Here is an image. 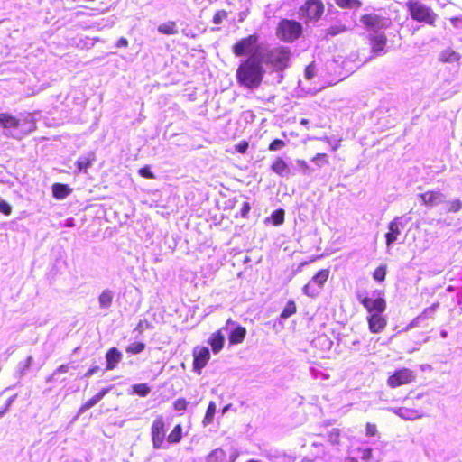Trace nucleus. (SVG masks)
Masks as SVG:
<instances>
[{
	"label": "nucleus",
	"instance_id": "obj_1",
	"mask_svg": "<svg viewBox=\"0 0 462 462\" xmlns=\"http://www.w3.org/2000/svg\"><path fill=\"white\" fill-rule=\"evenodd\" d=\"M264 58L248 56L236 69V79L240 86L248 89H256L261 85L265 69Z\"/></svg>",
	"mask_w": 462,
	"mask_h": 462
},
{
	"label": "nucleus",
	"instance_id": "obj_2",
	"mask_svg": "<svg viewBox=\"0 0 462 462\" xmlns=\"http://www.w3.org/2000/svg\"><path fill=\"white\" fill-rule=\"evenodd\" d=\"M0 126L4 135L21 140L35 130L36 123L30 113L21 114L19 116L0 113Z\"/></svg>",
	"mask_w": 462,
	"mask_h": 462
},
{
	"label": "nucleus",
	"instance_id": "obj_3",
	"mask_svg": "<svg viewBox=\"0 0 462 462\" xmlns=\"http://www.w3.org/2000/svg\"><path fill=\"white\" fill-rule=\"evenodd\" d=\"M232 51L236 57L249 55L264 58V53L262 51V47L259 43V36L256 33L248 35L247 37L237 41L233 45Z\"/></svg>",
	"mask_w": 462,
	"mask_h": 462
},
{
	"label": "nucleus",
	"instance_id": "obj_4",
	"mask_svg": "<svg viewBox=\"0 0 462 462\" xmlns=\"http://www.w3.org/2000/svg\"><path fill=\"white\" fill-rule=\"evenodd\" d=\"M406 7L412 20L431 26L435 25L438 14L430 6L418 0H410Z\"/></svg>",
	"mask_w": 462,
	"mask_h": 462
},
{
	"label": "nucleus",
	"instance_id": "obj_5",
	"mask_svg": "<svg viewBox=\"0 0 462 462\" xmlns=\"http://www.w3.org/2000/svg\"><path fill=\"white\" fill-rule=\"evenodd\" d=\"M303 32L302 24L292 19H282L276 29L277 37L285 42H293L298 40Z\"/></svg>",
	"mask_w": 462,
	"mask_h": 462
},
{
	"label": "nucleus",
	"instance_id": "obj_6",
	"mask_svg": "<svg viewBox=\"0 0 462 462\" xmlns=\"http://www.w3.org/2000/svg\"><path fill=\"white\" fill-rule=\"evenodd\" d=\"M325 6L321 0H306L298 10V16L306 24L318 22L324 14Z\"/></svg>",
	"mask_w": 462,
	"mask_h": 462
},
{
	"label": "nucleus",
	"instance_id": "obj_7",
	"mask_svg": "<svg viewBox=\"0 0 462 462\" xmlns=\"http://www.w3.org/2000/svg\"><path fill=\"white\" fill-rule=\"evenodd\" d=\"M357 300L366 309L369 315L383 314L386 310V300L384 293L382 291L375 290L372 296H365L362 292H357Z\"/></svg>",
	"mask_w": 462,
	"mask_h": 462
},
{
	"label": "nucleus",
	"instance_id": "obj_8",
	"mask_svg": "<svg viewBox=\"0 0 462 462\" xmlns=\"http://www.w3.org/2000/svg\"><path fill=\"white\" fill-rule=\"evenodd\" d=\"M360 22L367 30L369 35L384 33V31L392 25L391 18L376 14H364L361 16Z\"/></svg>",
	"mask_w": 462,
	"mask_h": 462
},
{
	"label": "nucleus",
	"instance_id": "obj_9",
	"mask_svg": "<svg viewBox=\"0 0 462 462\" xmlns=\"http://www.w3.org/2000/svg\"><path fill=\"white\" fill-rule=\"evenodd\" d=\"M290 58V48L279 46L264 54V62L271 64L276 70H283L289 66Z\"/></svg>",
	"mask_w": 462,
	"mask_h": 462
},
{
	"label": "nucleus",
	"instance_id": "obj_10",
	"mask_svg": "<svg viewBox=\"0 0 462 462\" xmlns=\"http://www.w3.org/2000/svg\"><path fill=\"white\" fill-rule=\"evenodd\" d=\"M329 271L328 269L319 270L311 280L303 286L302 292L310 298H316L320 293L325 282L328 279Z\"/></svg>",
	"mask_w": 462,
	"mask_h": 462
},
{
	"label": "nucleus",
	"instance_id": "obj_11",
	"mask_svg": "<svg viewBox=\"0 0 462 462\" xmlns=\"http://www.w3.org/2000/svg\"><path fill=\"white\" fill-rule=\"evenodd\" d=\"M411 219V217L403 215L394 217L388 224V232L384 236L387 247H391L396 242L402 229L405 227Z\"/></svg>",
	"mask_w": 462,
	"mask_h": 462
},
{
	"label": "nucleus",
	"instance_id": "obj_12",
	"mask_svg": "<svg viewBox=\"0 0 462 462\" xmlns=\"http://www.w3.org/2000/svg\"><path fill=\"white\" fill-rule=\"evenodd\" d=\"M166 435L165 422L162 415L156 417L151 428V437L152 446L155 449L162 448Z\"/></svg>",
	"mask_w": 462,
	"mask_h": 462
},
{
	"label": "nucleus",
	"instance_id": "obj_13",
	"mask_svg": "<svg viewBox=\"0 0 462 462\" xmlns=\"http://www.w3.org/2000/svg\"><path fill=\"white\" fill-rule=\"evenodd\" d=\"M223 330L227 334L229 343L232 345L243 342L246 335L245 328L242 327L237 322L233 321L231 319L226 321Z\"/></svg>",
	"mask_w": 462,
	"mask_h": 462
},
{
	"label": "nucleus",
	"instance_id": "obj_14",
	"mask_svg": "<svg viewBox=\"0 0 462 462\" xmlns=\"http://www.w3.org/2000/svg\"><path fill=\"white\" fill-rule=\"evenodd\" d=\"M415 379L413 371L408 368H401L396 370L388 377L387 383L390 387L395 388L402 384L409 383Z\"/></svg>",
	"mask_w": 462,
	"mask_h": 462
},
{
	"label": "nucleus",
	"instance_id": "obj_15",
	"mask_svg": "<svg viewBox=\"0 0 462 462\" xmlns=\"http://www.w3.org/2000/svg\"><path fill=\"white\" fill-rule=\"evenodd\" d=\"M210 358V352L207 346H197L193 350V370L200 374Z\"/></svg>",
	"mask_w": 462,
	"mask_h": 462
},
{
	"label": "nucleus",
	"instance_id": "obj_16",
	"mask_svg": "<svg viewBox=\"0 0 462 462\" xmlns=\"http://www.w3.org/2000/svg\"><path fill=\"white\" fill-rule=\"evenodd\" d=\"M421 199L422 203L429 207H435L440 204H443L446 202V195L441 193L440 191H427L425 193L419 195Z\"/></svg>",
	"mask_w": 462,
	"mask_h": 462
},
{
	"label": "nucleus",
	"instance_id": "obj_17",
	"mask_svg": "<svg viewBox=\"0 0 462 462\" xmlns=\"http://www.w3.org/2000/svg\"><path fill=\"white\" fill-rule=\"evenodd\" d=\"M390 411H392L393 413L398 415L403 420H414L416 419L421 418L423 416V411L420 409H412L408 407H398V408H392Z\"/></svg>",
	"mask_w": 462,
	"mask_h": 462
},
{
	"label": "nucleus",
	"instance_id": "obj_18",
	"mask_svg": "<svg viewBox=\"0 0 462 462\" xmlns=\"http://www.w3.org/2000/svg\"><path fill=\"white\" fill-rule=\"evenodd\" d=\"M369 330L372 333H380L385 328L387 322L382 314H374L367 317Z\"/></svg>",
	"mask_w": 462,
	"mask_h": 462
},
{
	"label": "nucleus",
	"instance_id": "obj_19",
	"mask_svg": "<svg viewBox=\"0 0 462 462\" xmlns=\"http://www.w3.org/2000/svg\"><path fill=\"white\" fill-rule=\"evenodd\" d=\"M371 49L374 53L381 54L385 48L387 38L385 33L369 35Z\"/></svg>",
	"mask_w": 462,
	"mask_h": 462
},
{
	"label": "nucleus",
	"instance_id": "obj_20",
	"mask_svg": "<svg viewBox=\"0 0 462 462\" xmlns=\"http://www.w3.org/2000/svg\"><path fill=\"white\" fill-rule=\"evenodd\" d=\"M96 161V154L94 152H88V153L81 155L76 162L77 172H86L90 168L93 162Z\"/></svg>",
	"mask_w": 462,
	"mask_h": 462
},
{
	"label": "nucleus",
	"instance_id": "obj_21",
	"mask_svg": "<svg viewBox=\"0 0 462 462\" xmlns=\"http://www.w3.org/2000/svg\"><path fill=\"white\" fill-rule=\"evenodd\" d=\"M439 307V302L433 303L431 306L426 308L419 316H417L411 323L410 327L414 328L420 326V324L429 318H433L437 310Z\"/></svg>",
	"mask_w": 462,
	"mask_h": 462
},
{
	"label": "nucleus",
	"instance_id": "obj_22",
	"mask_svg": "<svg viewBox=\"0 0 462 462\" xmlns=\"http://www.w3.org/2000/svg\"><path fill=\"white\" fill-rule=\"evenodd\" d=\"M122 353L113 346L106 354V370H113L116 367L117 364L122 360Z\"/></svg>",
	"mask_w": 462,
	"mask_h": 462
},
{
	"label": "nucleus",
	"instance_id": "obj_23",
	"mask_svg": "<svg viewBox=\"0 0 462 462\" xmlns=\"http://www.w3.org/2000/svg\"><path fill=\"white\" fill-rule=\"evenodd\" d=\"M271 170L281 177H289L292 174L287 162L281 157L275 159L271 165Z\"/></svg>",
	"mask_w": 462,
	"mask_h": 462
},
{
	"label": "nucleus",
	"instance_id": "obj_24",
	"mask_svg": "<svg viewBox=\"0 0 462 462\" xmlns=\"http://www.w3.org/2000/svg\"><path fill=\"white\" fill-rule=\"evenodd\" d=\"M222 330L223 328L216 331L208 338V344L215 354L220 352L225 344V335L222 333Z\"/></svg>",
	"mask_w": 462,
	"mask_h": 462
},
{
	"label": "nucleus",
	"instance_id": "obj_25",
	"mask_svg": "<svg viewBox=\"0 0 462 462\" xmlns=\"http://www.w3.org/2000/svg\"><path fill=\"white\" fill-rule=\"evenodd\" d=\"M438 60L442 63L457 62L460 64L461 55L454 50L448 48L440 51Z\"/></svg>",
	"mask_w": 462,
	"mask_h": 462
},
{
	"label": "nucleus",
	"instance_id": "obj_26",
	"mask_svg": "<svg viewBox=\"0 0 462 462\" xmlns=\"http://www.w3.org/2000/svg\"><path fill=\"white\" fill-rule=\"evenodd\" d=\"M52 189V195L57 199H63L66 197H68L70 192L71 189L68 184L63 183H54L51 187Z\"/></svg>",
	"mask_w": 462,
	"mask_h": 462
},
{
	"label": "nucleus",
	"instance_id": "obj_27",
	"mask_svg": "<svg viewBox=\"0 0 462 462\" xmlns=\"http://www.w3.org/2000/svg\"><path fill=\"white\" fill-rule=\"evenodd\" d=\"M114 299V291L110 289H105L98 297V304L101 309H109Z\"/></svg>",
	"mask_w": 462,
	"mask_h": 462
},
{
	"label": "nucleus",
	"instance_id": "obj_28",
	"mask_svg": "<svg viewBox=\"0 0 462 462\" xmlns=\"http://www.w3.org/2000/svg\"><path fill=\"white\" fill-rule=\"evenodd\" d=\"M157 31L160 33L165 34V35H174V34L178 33L176 23L173 21H168L166 23L160 24L157 27Z\"/></svg>",
	"mask_w": 462,
	"mask_h": 462
},
{
	"label": "nucleus",
	"instance_id": "obj_29",
	"mask_svg": "<svg viewBox=\"0 0 462 462\" xmlns=\"http://www.w3.org/2000/svg\"><path fill=\"white\" fill-rule=\"evenodd\" d=\"M207 462H228L226 452L218 448L212 450L207 457Z\"/></svg>",
	"mask_w": 462,
	"mask_h": 462
},
{
	"label": "nucleus",
	"instance_id": "obj_30",
	"mask_svg": "<svg viewBox=\"0 0 462 462\" xmlns=\"http://www.w3.org/2000/svg\"><path fill=\"white\" fill-rule=\"evenodd\" d=\"M335 4L342 9L357 10L361 7L360 0H334Z\"/></svg>",
	"mask_w": 462,
	"mask_h": 462
},
{
	"label": "nucleus",
	"instance_id": "obj_31",
	"mask_svg": "<svg viewBox=\"0 0 462 462\" xmlns=\"http://www.w3.org/2000/svg\"><path fill=\"white\" fill-rule=\"evenodd\" d=\"M445 210L447 213H457L462 209V200L460 199H454L444 202Z\"/></svg>",
	"mask_w": 462,
	"mask_h": 462
},
{
	"label": "nucleus",
	"instance_id": "obj_32",
	"mask_svg": "<svg viewBox=\"0 0 462 462\" xmlns=\"http://www.w3.org/2000/svg\"><path fill=\"white\" fill-rule=\"evenodd\" d=\"M182 438V427L180 424H177L171 432L168 435L167 440L171 444L179 443Z\"/></svg>",
	"mask_w": 462,
	"mask_h": 462
},
{
	"label": "nucleus",
	"instance_id": "obj_33",
	"mask_svg": "<svg viewBox=\"0 0 462 462\" xmlns=\"http://www.w3.org/2000/svg\"><path fill=\"white\" fill-rule=\"evenodd\" d=\"M32 363V357L31 356H28L25 361L19 362L17 365L16 376L18 378L23 377L27 374L29 368L31 367Z\"/></svg>",
	"mask_w": 462,
	"mask_h": 462
},
{
	"label": "nucleus",
	"instance_id": "obj_34",
	"mask_svg": "<svg viewBox=\"0 0 462 462\" xmlns=\"http://www.w3.org/2000/svg\"><path fill=\"white\" fill-rule=\"evenodd\" d=\"M216 408H217V406H216L215 402H210L207 408L206 414L203 419V424L205 426L210 424L213 421V419H214V416L216 413Z\"/></svg>",
	"mask_w": 462,
	"mask_h": 462
},
{
	"label": "nucleus",
	"instance_id": "obj_35",
	"mask_svg": "<svg viewBox=\"0 0 462 462\" xmlns=\"http://www.w3.org/2000/svg\"><path fill=\"white\" fill-rule=\"evenodd\" d=\"M285 211L282 208H278L271 214V220L274 226H280L284 222Z\"/></svg>",
	"mask_w": 462,
	"mask_h": 462
},
{
	"label": "nucleus",
	"instance_id": "obj_36",
	"mask_svg": "<svg viewBox=\"0 0 462 462\" xmlns=\"http://www.w3.org/2000/svg\"><path fill=\"white\" fill-rule=\"evenodd\" d=\"M296 312V304L293 300H289L282 310L280 317L282 319H287Z\"/></svg>",
	"mask_w": 462,
	"mask_h": 462
},
{
	"label": "nucleus",
	"instance_id": "obj_37",
	"mask_svg": "<svg viewBox=\"0 0 462 462\" xmlns=\"http://www.w3.org/2000/svg\"><path fill=\"white\" fill-rule=\"evenodd\" d=\"M132 388H133V393L137 394V395H139V396H141V397L147 396L150 393V392H151L150 387L146 383L134 384L132 386Z\"/></svg>",
	"mask_w": 462,
	"mask_h": 462
},
{
	"label": "nucleus",
	"instance_id": "obj_38",
	"mask_svg": "<svg viewBox=\"0 0 462 462\" xmlns=\"http://www.w3.org/2000/svg\"><path fill=\"white\" fill-rule=\"evenodd\" d=\"M296 165H297L299 171L303 175L311 176L312 173L314 172V169L311 168L310 166H309L307 162H305L304 160H297L296 161Z\"/></svg>",
	"mask_w": 462,
	"mask_h": 462
},
{
	"label": "nucleus",
	"instance_id": "obj_39",
	"mask_svg": "<svg viewBox=\"0 0 462 462\" xmlns=\"http://www.w3.org/2000/svg\"><path fill=\"white\" fill-rule=\"evenodd\" d=\"M99 402H100V400L98 399V397L94 395L91 399H89L88 401H87L85 403H83L80 406L78 414L79 415L83 414L85 411H87L90 408L94 407Z\"/></svg>",
	"mask_w": 462,
	"mask_h": 462
},
{
	"label": "nucleus",
	"instance_id": "obj_40",
	"mask_svg": "<svg viewBox=\"0 0 462 462\" xmlns=\"http://www.w3.org/2000/svg\"><path fill=\"white\" fill-rule=\"evenodd\" d=\"M145 348V344L143 343V342H134V343H132L130 344L127 347H126V352L127 353H130V354H133V355H136V354H139L141 352H143Z\"/></svg>",
	"mask_w": 462,
	"mask_h": 462
},
{
	"label": "nucleus",
	"instance_id": "obj_41",
	"mask_svg": "<svg viewBox=\"0 0 462 462\" xmlns=\"http://www.w3.org/2000/svg\"><path fill=\"white\" fill-rule=\"evenodd\" d=\"M386 276V266L380 265L373 273V278L377 282H383Z\"/></svg>",
	"mask_w": 462,
	"mask_h": 462
},
{
	"label": "nucleus",
	"instance_id": "obj_42",
	"mask_svg": "<svg viewBox=\"0 0 462 462\" xmlns=\"http://www.w3.org/2000/svg\"><path fill=\"white\" fill-rule=\"evenodd\" d=\"M357 453L362 460L368 461L373 458V449L371 448H359Z\"/></svg>",
	"mask_w": 462,
	"mask_h": 462
},
{
	"label": "nucleus",
	"instance_id": "obj_43",
	"mask_svg": "<svg viewBox=\"0 0 462 462\" xmlns=\"http://www.w3.org/2000/svg\"><path fill=\"white\" fill-rule=\"evenodd\" d=\"M70 368L76 369L77 365L74 364V362H71L69 364H64L60 365L52 374L51 378L54 377L57 374H64L67 373Z\"/></svg>",
	"mask_w": 462,
	"mask_h": 462
},
{
	"label": "nucleus",
	"instance_id": "obj_44",
	"mask_svg": "<svg viewBox=\"0 0 462 462\" xmlns=\"http://www.w3.org/2000/svg\"><path fill=\"white\" fill-rule=\"evenodd\" d=\"M141 177L145 179H155L154 173L152 171L151 167L149 165H145L139 169L138 171Z\"/></svg>",
	"mask_w": 462,
	"mask_h": 462
},
{
	"label": "nucleus",
	"instance_id": "obj_45",
	"mask_svg": "<svg viewBox=\"0 0 462 462\" xmlns=\"http://www.w3.org/2000/svg\"><path fill=\"white\" fill-rule=\"evenodd\" d=\"M311 161L319 168L328 163L327 155L325 153H318Z\"/></svg>",
	"mask_w": 462,
	"mask_h": 462
},
{
	"label": "nucleus",
	"instance_id": "obj_46",
	"mask_svg": "<svg viewBox=\"0 0 462 462\" xmlns=\"http://www.w3.org/2000/svg\"><path fill=\"white\" fill-rule=\"evenodd\" d=\"M187 405H188V402L184 398H179L173 403V407H174L175 411H186Z\"/></svg>",
	"mask_w": 462,
	"mask_h": 462
},
{
	"label": "nucleus",
	"instance_id": "obj_47",
	"mask_svg": "<svg viewBox=\"0 0 462 462\" xmlns=\"http://www.w3.org/2000/svg\"><path fill=\"white\" fill-rule=\"evenodd\" d=\"M226 16L227 13L225 10H219L214 14L212 22L215 24H221L223 20L226 19Z\"/></svg>",
	"mask_w": 462,
	"mask_h": 462
},
{
	"label": "nucleus",
	"instance_id": "obj_48",
	"mask_svg": "<svg viewBox=\"0 0 462 462\" xmlns=\"http://www.w3.org/2000/svg\"><path fill=\"white\" fill-rule=\"evenodd\" d=\"M284 146H285L284 141H282V139H274L269 144V150L270 151H279V150L282 149Z\"/></svg>",
	"mask_w": 462,
	"mask_h": 462
},
{
	"label": "nucleus",
	"instance_id": "obj_49",
	"mask_svg": "<svg viewBox=\"0 0 462 462\" xmlns=\"http://www.w3.org/2000/svg\"><path fill=\"white\" fill-rule=\"evenodd\" d=\"M152 328V325L147 319H141L135 330H138L139 333H143L145 329H151Z\"/></svg>",
	"mask_w": 462,
	"mask_h": 462
},
{
	"label": "nucleus",
	"instance_id": "obj_50",
	"mask_svg": "<svg viewBox=\"0 0 462 462\" xmlns=\"http://www.w3.org/2000/svg\"><path fill=\"white\" fill-rule=\"evenodd\" d=\"M328 440L332 444H338L339 442V430L332 429L328 434Z\"/></svg>",
	"mask_w": 462,
	"mask_h": 462
},
{
	"label": "nucleus",
	"instance_id": "obj_51",
	"mask_svg": "<svg viewBox=\"0 0 462 462\" xmlns=\"http://www.w3.org/2000/svg\"><path fill=\"white\" fill-rule=\"evenodd\" d=\"M0 212L5 216H9L12 212L11 205L5 200H0Z\"/></svg>",
	"mask_w": 462,
	"mask_h": 462
},
{
	"label": "nucleus",
	"instance_id": "obj_52",
	"mask_svg": "<svg viewBox=\"0 0 462 462\" xmlns=\"http://www.w3.org/2000/svg\"><path fill=\"white\" fill-rule=\"evenodd\" d=\"M346 30L345 26H331L328 29L327 35L336 36Z\"/></svg>",
	"mask_w": 462,
	"mask_h": 462
},
{
	"label": "nucleus",
	"instance_id": "obj_53",
	"mask_svg": "<svg viewBox=\"0 0 462 462\" xmlns=\"http://www.w3.org/2000/svg\"><path fill=\"white\" fill-rule=\"evenodd\" d=\"M366 435L369 437H374L377 434V427L375 424L367 423L365 427Z\"/></svg>",
	"mask_w": 462,
	"mask_h": 462
},
{
	"label": "nucleus",
	"instance_id": "obj_54",
	"mask_svg": "<svg viewBox=\"0 0 462 462\" xmlns=\"http://www.w3.org/2000/svg\"><path fill=\"white\" fill-rule=\"evenodd\" d=\"M305 78L307 79H311L315 75V66L314 64H310L306 67L305 71Z\"/></svg>",
	"mask_w": 462,
	"mask_h": 462
},
{
	"label": "nucleus",
	"instance_id": "obj_55",
	"mask_svg": "<svg viewBox=\"0 0 462 462\" xmlns=\"http://www.w3.org/2000/svg\"><path fill=\"white\" fill-rule=\"evenodd\" d=\"M251 206L249 202H244L242 208L240 209V215L244 218H247L248 214L250 212Z\"/></svg>",
	"mask_w": 462,
	"mask_h": 462
},
{
	"label": "nucleus",
	"instance_id": "obj_56",
	"mask_svg": "<svg viewBox=\"0 0 462 462\" xmlns=\"http://www.w3.org/2000/svg\"><path fill=\"white\" fill-rule=\"evenodd\" d=\"M249 144L245 141L240 142L236 146V149L239 153H245L248 150Z\"/></svg>",
	"mask_w": 462,
	"mask_h": 462
},
{
	"label": "nucleus",
	"instance_id": "obj_57",
	"mask_svg": "<svg viewBox=\"0 0 462 462\" xmlns=\"http://www.w3.org/2000/svg\"><path fill=\"white\" fill-rule=\"evenodd\" d=\"M100 370L98 365H92L83 375L84 378H89Z\"/></svg>",
	"mask_w": 462,
	"mask_h": 462
},
{
	"label": "nucleus",
	"instance_id": "obj_58",
	"mask_svg": "<svg viewBox=\"0 0 462 462\" xmlns=\"http://www.w3.org/2000/svg\"><path fill=\"white\" fill-rule=\"evenodd\" d=\"M128 46V40L125 37H121L116 43V48H126Z\"/></svg>",
	"mask_w": 462,
	"mask_h": 462
},
{
	"label": "nucleus",
	"instance_id": "obj_59",
	"mask_svg": "<svg viewBox=\"0 0 462 462\" xmlns=\"http://www.w3.org/2000/svg\"><path fill=\"white\" fill-rule=\"evenodd\" d=\"M275 462H291V457L284 454H278L275 457Z\"/></svg>",
	"mask_w": 462,
	"mask_h": 462
},
{
	"label": "nucleus",
	"instance_id": "obj_60",
	"mask_svg": "<svg viewBox=\"0 0 462 462\" xmlns=\"http://www.w3.org/2000/svg\"><path fill=\"white\" fill-rule=\"evenodd\" d=\"M17 395L16 394H14L12 396H10L6 402H5V411H8L11 407V405L13 404V402L15 401Z\"/></svg>",
	"mask_w": 462,
	"mask_h": 462
},
{
	"label": "nucleus",
	"instance_id": "obj_61",
	"mask_svg": "<svg viewBox=\"0 0 462 462\" xmlns=\"http://www.w3.org/2000/svg\"><path fill=\"white\" fill-rule=\"evenodd\" d=\"M112 389V386H109V387H106V388H103L98 393L95 394L97 397H98V399L101 401L103 399V397L108 393L110 392V390Z\"/></svg>",
	"mask_w": 462,
	"mask_h": 462
},
{
	"label": "nucleus",
	"instance_id": "obj_62",
	"mask_svg": "<svg viewBox=\"0 0 462 462\" xmlns=\"http://www.w3.org/2000/svg\"><path fill=\"white\" fill-rule=\"evenodd\" d=\"M450 23L455 27H458L460 23H462V17H452L450 19Z\"/></svg>",
	"mask_w": 462,
	"mask_h": 462
},
{
	"label": "nucleus",
	"instance_id": "obj_63",
	"mask_svg": "<svg viewBox=\"0 0 462 462\" xmlns=\"http://www.w3.org/2000/svg\"><path fill=\"white\" fill-rule=\"evenodd\" d=\"M64 226L66 227H73L75 226V220L73 217H69L65 220Z\"/></svg>",
	"mask_w": 462,
	"mask_h": 462
},
{
	"label": "nucleus",
	"instance_id": "obj_64",
	"mask_svg": "<svg viewBox=\"0 0 462 462\" xmlns=\"http://www.w3.org/2000/svg\"><path fill=\"white\" fill-rule=\"evenodd\" d=\"M307 263H308L307 262L300 263L298 265V267H297V269L295 270V272H294V273H297L301 272V271H302V268H303Z\"/></svg>",
	"mask_w": 462,
	"mask_h": 462
}]
</instances>
